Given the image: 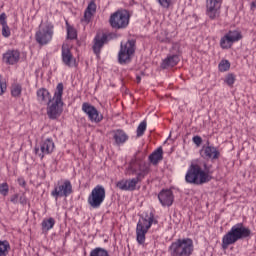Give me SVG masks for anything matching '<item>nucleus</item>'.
<instances>
[{
    "mask_svg": "<svg viewBox=\"0 0 256 256\" xmlns=\"http://www.w3.org/2000/svg\"><path fill=\"white\" fill-rule=\"evenodd\" d=\"M0 195H3V197L9 195V184L7 182L0 184Z\"/></svg>",
    "mask_w": 256,
    "mask_h": 256,
    "instance_id": "34",
    "label": "nucleus"
},
{
    "mask_svg": "<svg viewBox=\"0 0 256 256\" xmlns=\"http://www.w3.org/2000/svg\"><path fill=\"white\" fill-rule=\"evenodd\" d=\"M67 25V38L68 39H75L77 37V30L69 25V22H66Z\"/></svg>",
    "mask_w": 256,
    "mask_h": 256,
    "instance_id": "33",
    "label": "nucleus"
},
{
    "mask_svg": "<svg viewBox=\"0 0 256 256\" xmlns=\"http://www.w3.org/2000/svg\"><path fill=\"white\" fill-rule=\"evenodd\" d=\"M112 133L116 145H123L129 139L127 133L121 129L114 130Z\"/></svg>",
    "mask_w": 256,
    "mask_h": 256,
    "instance_id": "25",
    "label": "nucleus"
},
{
    "mask_svg": "<svg viewBox=\"0 0 256 256\" xmlns=\"http://www.w3.org/2000/svg\"><path fill=\"white\" fill-rule=\"evenodd\" d=\"M251 236V229L243 223H237L222 238V249H228L229 245H235L240 239H247Z\"/></svg>",
    "mask_w": 256,
    "mask_h": 256,
    "instance_id": "2",
    "label": "nucleus"
},
{
    "mask_svg": "<svg viewBox=\"0 0 256 256\" xmlns=\"http://www.w3.org/2000/svg\"><path fill=\"white\" fill-rule=\"evenodd\" d=\"M18 183L21 187H25V185H27V182L24 178H18Z\"/></svg>",
    "mask_w": 256,
    "mask_h": 256,
    "instance_id": "44",
    "label": "nucleus"
},
{
    "mask_svg": "<svg viewBox=\"0 0 256 256\" xmlns=\"http://www.w3.org/2000/svg\"><path fill=\"white\" fill-rule=\"evenodd\" d=\"M63 90V83H58L52 100L46 104L49 119H58L63 113Z\"/></svg>",
    "mask_w": 256,
    "mask_h": 256,
    "instance_id": "3",
    "label": "nucleus"
},
{
    "mask_svg": "<svg viewBox=\"0 0 256 256\" xmlns=\"http://www.w3.org/2000/svg\"><path fill=\"white\" fill-rule=\"evenodd\" d=\"M218 69L221 73H225V71L231 69V63L228 60H222L218 65Z\"/></svg>",
    "mask_w": 256,
    "mask_h": 256,
    "instance_id": "31",
    "label": "nucleus"
},
{
    "mask_svg": "<svg viewBox=\"0 0 256 256\" xmlns=\"http://www.w3.org/2000/svg\"><path fill=\"white\" fill-rule=\"evenodd\" d=\"M241 39H243L241 32L237 30H230L220 39V47L222 49H231V47H233V43H237V41H241Z\"/></svg>",
    "mask_w": 256,
    "mask_h": 256,
    "instance_id": "13",
    "label": "nucleus"
},
{
    "mask_svg": "<svg viewBox=\"0 0 256 256\" xmlns=\"http://www.w3.org/2000/svg\"><path fill=\"white\" fill-rule=\"evenodd\" d=\"M137 183H141V180L137 177L127 180L123 179L116 183V187L121 191H135Z\"/></svg>",
    "mask_w": 256,
    "mask_h": 256,
    "instance_id": "19",
    "label": "nucleus"
},
{
    "mask_svg": "<svg viewBox=\"0 0 256 256\" xmlns=\"http://www.w3.org/2000/svg\"><path fill=\"white\" fill-rule=\"evenodd\" d=\"M55 150V142L53 139L46 138L40 142V147H35V153L40 157V159H44L45 155H51Z\"/></svg>",
    "mask_w": 256,
    "mask_h": 256,
    "instance_id": "14",
    "label": "nucleus"
},
{
    "mask_svg": "<svg viewBox=\"0 0 256 256\" xmlns=\"http://www.w3.org/2000/svg\"><path fill=\"white\" fill-rule=\"evenodd\" d=\"M223 0H206V13L210 19H218L221 15Z\"/></svg>",
    "mask_w": 256,
    "mask_h": 256,
    "instance_id": "15",
    "label": "nucleus"
},
{
    "mask_svg": "<svg viewBox=\"0 0 256 256\" xmlns=\"http://www.w3.org/2000/svg\"><path fill=\"white\" fill-rule=\"evenodd\" d=\"M73 193V184L70 180L58 182L57 186L51 192L52 197L59 199V197H69Z\"/></svg>",
    "mask_w": 256,
    "mask_h": 256,
    "instance_id": "12",
    "label": "nucleus"
},
{
    "mask_svg": "<svg viewBox=\"0 0 256 256\" xmlns=\"http://www.w3.org/2000/svg\"><path fill=\"white\" fill-rule=\"evenodd\" d=\"M158 199L163 207H171L175 201V196L173 195V191L169 189H163L158 194Z\"/></svg>",
    "mask_w": 256,
    "mask_h": 256,
    "instance_id": "20",
    "label": "nucleus"
},
{
    "mask_svg": "<svg viewBox=\"0 0 256 256\" xmlns=\"http://www.w3.org/2000/svg\"><path fill=\"white\" fill-rule=\"evenodd\" d=\"M55 33V26L51 22H46L43 26L39 27V30L35 33V39L38 45H48L53 39Z\"/></svg>",
    "mask_w": 256,
    "mask_h": 256,
    "instance_id": "7",
    "label": "nucleus"
},
{
    "mask_svg": "<svg viewBox=\"0 0 256 256\" xmlns=\"http://www.w3.org/2000/svg\"><path fill=\"white\" fill-rule=\"evenodd\" d=\"M154 216H145L142 217L136 227V241L139 245H143L145 243V235H147L149 229H151V225H153Z\"/></svg>",
    "mask_w": 256,
    "mask_h": 256,
    "instance_id": "8",
    "label": "nucleus"
},
{
    "mask_svg": "<svg viewBox=\"0 0 256 256\" xmlns=\"http://www.w3.org/2000/svg\"><path fill=\"white\" fill-rule=\"evenodd\" d=\"M194 251L195 246L191 238H179L168 247L170 256H191Z\"/></svg>",
    "mask_w": 256,
    "mask_h": 256,
    "instance_id": "4",
    "label": "nucleus"
},
{
    "mask_svg": "<svg viewBox=\"0 0 256 256\" xmlns=\"http://www.w3.org/2000/svg\"><path fill=\"white\" fill-rule=\"evenodd\" d=\"M204 169L202 170L199 164H191L185 175L186 183L190 185H203L211 181V166H208L207 163L203 165Z\"/></svg>",
    "mask_w": 256,
    "mask_h": 256,
    "instance_id": "1",
    "label": "nucleus"
},
{
    "mask_svg": "<svg viewBox=\"0 0 256 256\" xmlns=\"http://www.w3.org/2000/svg\"><path fill=\"white\" fill-rule=\"evenodd\" d=\"M136 49L137 41L135 39H130L124 44L121 43L118 53V63H120V65L131 63V59L133 58V55H135Z\"/></svg>",
    "mask_w": 256,
    "mask_h": 256,
    "instance_id": "5",
    "label": "nucleus"
},
{
    "mask_svg": "<svg viewBox=\"0 0 256 256\" xmlns=\"http://www.w3.org/2000/svg\"><path fill=\"white\" fill-rule=\"evenodd\" d=\"M21 60V51L18 49H8L2 55V61L5 65H17Z\"/></svg>",
    "mask_w": 256,
    "mask_h": 256,
    "instance_id": "17",
    "label": "nucleus"
},
{
    "mask_svg": "<svg viewBox=\"0 0 256 256\" xmlns=\"http://www.w3.org/2000/svg\"><path fill=\"white\" fill-rule=\"evenodd\" d=\"M129 171H131L132 175H136V178L140 181H143L147 175H149V164L143 162L137 158L130 162L128 167Z\"/></svg>",
    "mask_w": 256,
    "mask_h": 256,
    "instance_id": "9",
    "label": "nucleus"
},
{
    "mask_svg": "<svg viewBox=\"0 0 256 256\" xmlns=\"http://www.w3.org/2000/svg\"><path fill=\"white\" fill-rule=\"evenodd\" d=\"M158 41H160V43H171V39L168 37L161 38V36H158Z\"/></svg>",
    "mask_w": 256,
    "mask_h": 256,
    "instance_id": "42",
    "label": "nucleus"
},
{
    "mask_svg": "<svg viewBox=\"0 0 256 256\" xmlns=\"http://www.w3.org/2000/svg\"><path fill=\"white\" fill-rule=\"evenodd\" d=\"M131 14L127 10H118L110 15L109 24L112 29H127Z\"/></svg>",
    "mask_w": 256,
    "mask_h": 256,
    "instance_id": "6",
    "label": "nucleus"
},
{
    "mask_svg": "<svg viewBox=\"0 0 256 256\" xmlns=\"http://www.w3.org/2000/svg\"><path fill=\"white\" fill-rule=\"evenodd\" d=\"M2 37H5L6 39L11 37V29L7 24L2 26Z\"/></svg>",
    "mask_w": 256,
    "mask_h": 256,
    "instance_id": "35",
    "label": "nucleus"
},
{
    "mask_svg": "<svg viewBox=\"0 0 256 256\" xmlns=\"http://www.w3.org/2000/svg\"><path fill=\"white\" fill-rule=\"evenodd\" d=\"M105 43H107V34H103L101 37H95L92 49L97 57L101 54V49H103V45H105Z\"/></svg>",
    "mask_w": 256,
    "mask_h": 256,
    "instance_id": "23",
    "label": "nucleus"
},
{
    "mask_svg": "<svg viewBox=\"0 0 256 256\" xmlns=\"http://www.w3.org/2000/svg\"><path fill=\"white\" fill-rule=\"evenodd\" d=\"M62 61L66 67H73L76 61L73 57V53H71V49L65 45L62 46Z\"/></svg>",
    "mask_w": 256,
    "mask_h": 256,
    "instance_id": "22",
    "label": "nucleus"
},
{
    "mask_svg": "<svg viewBox=\"0 0 256 256\" xmlns=\"http://www.w3.org/2000/svg\"><path fill=\"white\" fill-rule=\"evenodd\" d=\"M7 91V84L1 81V76H0V95H3Z\"/></svg>",
    "mask_w": 256,
    "mask_h": 256,
    "instance_id": "40",
    "label": "nucleus"
},
{
    "mask_svg": "<svg viewBox=\"0 0 256 256\" xmlns=\"http://www.w3.org/2000/svg\"><path fill=\"white\" fill-rule=\"evenodd\" d=\"M19 203L21 205H27V197H25V195L20 196Z\"/></svg>",
    "mask_w": 256,
    "mask_h": 256,
    "instance_id": "43",
    "label": "nucleus"
},
{
    "mask_svg": "<svg viewBox=\"0 0 256 256\" xmlns=\"http://www.w3.org/2000/svg\"><path fill=\"white\" fill-rule=\"evenodd\" d=\"M23 91V87L21 84L14 83L11 86V95L12 97H21V93Z\"/></svg>",
    "mask_w": 256,
    "mask_h": 256,
    "instance_id": "29",
    "label": "nucleus"
},
{
    "mask_svg": "<svg viewBox=\"0 0 256 256\" xmlns=\"http://www.w3.org/2000/svg\"><path fill=\"white\" fill-rule=\"evenodd\" d=\"M82 111L88 115L92 123H101L103 121V116L99 113V110L88 102L82 104Z\"/></svg>",
    "mask_w": 256,
    "mask_h": 256,
    "instance_id": "16",
    "label": "nucleus"
},
{
    "mask_svg": "<svg viewBox=\"0 0 256 256\" xmlns=\"http://www.w3.org/2000/svg\"><path fill=\"white\" fill-rule=\"evenodd\" d=\"M105 195V187L97 185L88 196V205H90L92 209H99L101 205H103V201H105Z\"/></svg>",
    "mask_w": 256,
    "mask_h": 256,
    "instance_id": "10",
    "label": "nucleus"
},
{
    "mask_svg": "<svg viewBox=\"0 0 256 256\" xmlns=\"http://www.w3.org/2000/svg\"><path fill=\"white\" fill-rule=\"evenodd\" d=\"M157 1L159 5L164 9H169V7H171V3H173V0H157Z\"/></svg>",
    "mask_w": 256,
    "mask_h": 256,
    "instance_id": "36",
    "label": "nucleus"
},
{
    "mask_svg": "<svg viewBox=\"0 0 256 256\" xmlns=\"http://www.w3.org/2000/svg\"><path fill=\"white\" fill-rule=\"evenodd\" d=\"M9 249H11V245H9L7 240L0 241V256L9 255Z\"/></svg>",
    "mask_w": 256,
    "mask_h": 256,
    "instance_id": "28",
    "label": "nucleus"
},
{
    "mask_svg": "<svg viewBox=\"0 0 256 256\" xmlns=\"http://www.w3.org/2000/svg\"><path fill=\"white\" fill-rule=\"evenodd\" d=\"M147 131V121H142L137 127V137H143Z\"/></svg>",
    "mask_w": 256,
    "mask_h": 256,
    "instance_id": "32",
    "label": "nucleus"
},
{
    "mask_svg": "<svg viewBox=\"0 0 256 256\" xmlns=\"http://www.w3.org/2000/svg\"><path fill=\"white\" fill-rule=\"evenodd\" d=\"M0 25L2 26L7 25V14H5V12L0 14Z\"/></svg>",
    "mask_w": 256,
    "mask_h": 256,
    "instance_id": "39",
    "label": "nucleus"
},
{
    "mask_svg": "<svg viewBox=\"0 0 256 256\" xmlns=\"http://www.w3.org/2000/svg\"><path fill=\"white\" fill-rule=\"evenodd\" d=\"M89 256H109V252L105 248L96 247L91 250Z\"/></svg>",
    "mask_w": 256,
    "mask_h": 256,
    "instance_id": "30",
    "label": "nucleus"
},
{
    "mask_svg": "<svg viewBox=\"0 0 256 256\" xmlns=\"http://www.w3.org/2000/svg\"><path fill=\"white\" fill-rule=\"evenodd\" d=\"M225 83H227L229 85V87H233V84L235 83L234 74H228L226 76Z\"/></svg>",
    "mask_w": 256,
    "mask_h": 256,
    "instance_id": "37",
    "label": "nucleus"
},
{
    "mask_svg": "<svg viewBox=\"0 0 256 256\" xmlns=\"http://www.w3.org/2000/svg\"><path fill=\"white\" fill-rule=\"evenodd\" d=\"M97 13V4H95V0H91L88 4L87 8L84 11V16L81 19L82 23H85V25H89L91 23V19H93V15Z\"/></svg>",
    "mask_w": 256,
    "mask_h": 256,
    "instance_id": "21",
    "label": "nucleus"
},
{
    "mask_svg": "<svg viewBox=\"0 0 256 256\" xmlns=\"http://www.w3.org/2000/svg\"><path fill=\"white\" fill-rule=\"evenodd\" d=\"M136 81H137V83H141V76H137Z\"/></svg>",
    "mask_w": 256,
    "mask_h": 256,
    "instance_id": "46",
    "label": "nucleus"
},
{
    "mask_svg": "<svg viewBox=\"0 0 256 256\" xmlns=\"http://www.w3.org/2000/svg\"><path fill=\"white\" fill-rule=\"evenodd\" d=\"M53 227H55V218L50 217L42 221V231L47 233V231H51Z\"/></svg>",
    "mask_w": 256,
    "mask_h": 256,
    "instance_id": "27",
    "label": "nucleus"
},
{
    "mask_svg": "<svg viewBox=\"0 0 256 256\" xmlns=\"http://www.w3.org/2000/svg\"><path fill=\"white\" fill-rule=\"evenodd\" d=\"M192 141L197 145V147H199L203 143V138H201V136H194Z\"/></svg>",
    "mask_w": 256,
    "mask_h": 256,
    "instance_id": "38",
    "label": "nucleus"
},
{
    "mask_svg": "<svg viewBox=\"0 0 256 256\" xmlns=\"http://www.w3.org/2000/svg\"><path fill=\"white\" fill-rule=\"evenodd\" d=\"M149 161L152 165H157L159 161H163V148H157L152 154L149 155Z\"/></svg>",
    "mask_w": 256,
    "mask_h": 256,
    "instance_id": "26",
    "label": "nucleus"
},
{
    "mask_svg": "<svg viewBox=\"0 0 256 256\" xmlns=\"http://www.w3.org/2000/svg\"><path fill=\"white\" fill-rule=\"evenodd\" d=\"M251 9H252V11H253L254 9H256V2H252V3H251Z\"/></svg>",
    "mask_w": 256,
    "mask_h": 256,
    "instance_id": "45",
    "label": "nucleus"
},
{
    "mask_svg": "<svg viewBox=\"0 0 256 256\" xmlns=\"http://www.w3.org/2000/svg\"><path fill=\"white\" fill-rule=\"evenodd\" d=\"M11 203L17 204L19 201V194H14L11 198H10Z\"/></svg>",
    "mask_w": 256,
    "mask_h": 256,
    "instance_id": "41",
    "label": "nucleus"
},
{
    "mask_svg": "<svg viewBox=\"0 0 256 256\" xmlns=\"http://www.w3.org/2000/svg\"><path fill=\"white\" fill-rule=\"evenodd\" d=\"M200 156L202 159H206L209 161H216V159H219L221 157V152L215 147V146H203L202 149L200 150Z\"/></svg>",
    "mask_w": 256,
    "mask_h": 256,
    "instance_id": "18",
    "label": "nucleus"
},
{
    "mask_svg": "<svg viewBox=\"0 0 256 256\" xmlns=\"http://www.w3.org/2000/svg\"><path fill=\"white\" fill-rule=\"evenodd\" d=\"M37 99L42 105H47L53 100V98H51V93L47 88H40L37 91Z\"/></svg>",
    "mask_w": 256,
    "mask_h": 256,
    "instance_id": "24",
    "label": "nucleus"
},
{
    "mask_svg": "<svg viewBox=\"0 0 256 256\" xmlns=\"http://www.w3.org/2000/svg\"><path fill=\"white\" fill-rule=\"evenodd\" d=\"M170 55H168L161 63L162 69H169V67H175L181 59L179 58L181 55V47L179 44L174 43L170 50Z\"/></svg>",
    "mask_w": 256,
    "mask_h": 256,
    "instance_id": "11",
    "label": "nucleus"
}]
</instances>
